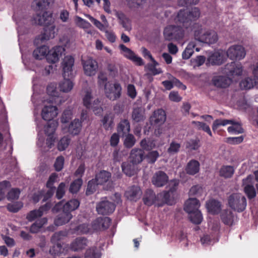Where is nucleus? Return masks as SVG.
Masks as SVG:
<instances>
[{"instance_id": "1", "label": "nucleus", "mask_w": 258, "mask_h": 258, "mask_svg": "<svg viewBox=\"0 0 258 258\" xmlns=\"http://www.w3.org/2000/svg\"><path fill=\"white\" fill-rule=\"evenodd\" d=\"M97 83L100 87H104L105 96L110 100L115 101L120 97L122 91L120 84L117 81H108L106 75L102 71L98 75Z\"/></svg>"}, {"instance_id": "2", "label": "nucleus", "mask_w": 258, "mask_h": 258, "mask_svg": "<svg viewBox=\"0 0 258 258\" xmlns=\"http://www.w3.org/2000/svg\"><path fill=\"white\" fill-rule=\"evenodd\" d=\"M200 11L198 8L194 7L188 11L181 10L174 19L176 23L181 24L185 28H187L192 21L197 20L200 16Z\"/></svg>"}, {"instance_id": "3", "label": "nucleus", "mask_w": 258, "mask_h": 258, "mask_svg": "<svg viewBox=\"0 0 258 258\" xmlns=\"http://www.w3.org/2000/svg\"><path fill=\"white\" fill-rule=\"evenodd\" d=\"M194 37L197 40L208 44H214L218 39L217 33L214 30L201 26L195 30Z\"/></svg>"}, {"instance_id": "4", "label": "nucleus", "mask_w": 258, "mask_h": 258, "mask_svg": "<svg viewBox=\"0 0 258 258\" xmlns=\"http://www.w3.org/2000/svg\"><path fill=\"white\" fill-rule=\"evenodd\" d=\"M82 99L84 105L86 108L93 110L95 114L102 112L100 101L99 99L94 98L91 90L87 89L84 91Z\"/></svg>"}, {"instance_id": "5", "label": "nucleus", "mask_w": 258, "mask_h": 258, "mask_svg": "<svg viewBox=\"0 0 258 258\" xmlns=\"http://www.w3.org/2000/svg\"><path fill=\"white\" fill-rule=\"evenodd\" d=\"M229 206L233 210L238 212L243 211L247 205L245 197L240 193H233L228 198Z\"/></svg>"}, {"instance_id": "6", "label": "nucleus", "mask_w": 258, "mask_h": 258, "mask_svg": "<svg viewBox=\"0 0 258 258\" xmlns=\"http://www.w3.org/2000/svg\"><path fill=\"white\" fill-rule=\"evenodd\" d=\"M184 27L179 26L169 25L167 26L163 32L165 40L178 41L183 39L184 36Z\"/></svg>"}, {"instance_id": "7", "label": "nucleus", "mask_w": 258, "mask_h": 258, "mask_svg": "<svg viewBox=\"0 0 258 258\" xmlns=\"http://www.w3.org/2000/svg\"><path fill=\"white\" fill-rule=\"evenodd\" d=\"M52 103L46 100L43 101L44 107L42 109L41 116L45 120L51 121L58 114L57 109L52 104Z\"/></svg>"}, {"instance_id": "8", "label": "nucleus", "mask_w": 258, "mask_h": 258, "mask_svg": "<svg viewBox=\"0 0 258 258\" xmlns=\"http://www.w3.org/2000/svg\"><path fill=\"white\" fill-rule=\"evenodd\" d=\"M82 64L84 74L89 77L95 76L98 69L97 61L92 57L82 59Z\"/></svg>"}, {"instance_id": "9", "label": "nucleus", "mask_w": 258, "mask_h": 258, "mask_svg": "<svg viewBox=\"0 0 258 258\" xmlns=\"http://www.w3.org/2000/svg\"><path fill=\"white\" fill-rule=\"evenodd\" d=\"M245 54L244 47L239 45H232L227 51V56L232 60H241L245 57Z\"/></svg>"}, {"instance_id": "10", "label": "nucleus", "mask_w": 258, "mask_h": 258, "mask_svg": "<svg viewBox=\"0 0 258 258\" xmlns=\"http://www.w3.org/2000/svg\"><path fill=\"white\" fill-rule=\"evenodd\" d=\"M115 209L114 203L109 201L106 198L102 200L96 206V210L98 214L107 215L112 213Z\"/></svg>"}, {"instance_id": "11", "label": "nucleus", "mask_w": 258, "mask_h": 258, "mask_svg": "<svg viewBox=\"0 0 258 258\" xmlns=\"http://www.w3.org/2000/svg\"><path fill=\"white\" fill-rule=\"evenodd\" d=\"M118 47L121 54L124 56L131 60L139 66L144 64V62L142 58L137 56L131 49L126 47L124 44H120Z\"/></svg>"}, {"instance_id": "12", "label": "nucleus", "mask_w": 258, "mask_h": 258, "mask_svg": "<svg viewBox=\"0 0 258 258\" xmlns=\"http://www.w3.org/2000/svg\"><path fill=\"white\" fill-rule=\"evenodd\" d=\"M242 71L243 69L241 64L235 62H231L230 63L227 64L225 68V73L229 77L232 78L241 76Z\"/></svg>"}, {"instance_id": "13", "label": "nucleus", "mask_w": 258, "mask_h": 258, "mask_svg": "<svg viewBox=\"0 0 258 258\" xmlns=\"http://www.w3.org/2000/svg\"><path fill=\"white\" fill-rule=\"evenodd\" d=\"M64 233L62 231L56 232L53 234L51 238V242L54 244L49 250V252L52 255H57L61 252V245L58 243L63 236Z\"/></svg>"}, {"instance_id": "14", "label": "nucleus", "mask_w": 258, "mask_h": 258, "mask_svg": "<svg viewBox=\"0 0 258 258\" xmlns=\"http://www.w3.org/2000/svg\"><path fill=\"white\" fill-rule=\"evenodd\" d=\"M74 63V58L70 55L65 56L62 62L63 78H71L73 76V67Z\"/></svg>"}, {"instance_id": "15", "label": "nucleus", "mask_w": 258, "mask_h": 258, "mask_svg": "<svg viewBox=\"0 0 258 258\" xmlns=\"http://www.w3.org/2000/svg\"><path fill=\"white\" fill-rule=\"evenodd\" d=\"M166 114L165 111L161 109L155 110L150 117V122L154 126H160L166 121Z\"/></svg>"}, {"instance_id": "16", "label": "nucleus", "mask_w": 258, "mask_h": 258, "mask_svg": "<svg viewBox=\"0 0 258 258\" xmlns=\"http://www.w3.org/2000/svg\"><path fill=\"white\" fill-rule=\"evenodd\" d=\"M47 92L50 98L49 101L59 104L64 102L65 99L60 96L59 93L56 90L55 85L51 84L47 88Z\"/></svg>"}, {"instance_id": "17", "label": "nucleus", "mask_w": 258, "mask_h": 258, "mask_svg": "<svg viewBox=\"0 0 258 258\" xmlns=\"http://www.w3.org/2000/svg\"><path fill=\"white\" fill-rule=\"evenodd\" d=\"M168 180V176L166 173L162 171H158L154 174L152 182L156 187H162L167 183Z\"/></svg>"}, {"instance_id": "18", "label": "nucleus", "mask_w": 258, "mask_h": 258, "mask_svg": "<svg viewBox=\"0 0 258 258\" xmlns=\"http://www.w3.org/2000/svg\"><path fill=\"white\" fill-rule=\"evenodd\" d=\"M64 51V48L59 46L54 47L50 50H48L46 56L47 60L48 62L52 63L57 62Z\"/></svg>"}, {"instance_id": "19", "label": "nucleus", "mask_w": 258, "mask_h": 258, "mask_svg": "<svg viewBox=\"0 0 258 258\" xmlns=\"http://www.w3.org/2000/svg\"><path fill=\"white\" fill-rule=\"evenodd\" d=\"M55 139L54 136H47V138L45 141L43 137H39L37 145L39 147L41 148L42 151L46 152L52 147Z\"/></svg>"}, {"instance_id": "20", "label": "nucleus", "mask_w": 258, "mask_h": 258, "mask_svg": "<svg viewBox=\"0 0 258 258\" xmlns=\"http://www.w3.org/2000/svg\"><path fill=\"white\" fill-rule=\"evenodd\" d=\"M34 20L36 24L48 26L52 22V14L49 12H44L42 14H37L34 17Z\"/></svg>"}, {"instance_id": "21", "label": "nucleus", "mask_w": 258, "mask_h": 258, "mask_svg": "<svg viewBox=\"0 0 258 258\" xmlns=\"http://www.w3.org/2000/svg\"><path fill=\"white\" fill-rule=\"evenodd\" d=\"M142 195V190L138 186L130 187L125 192V196L131 201H137Z\"/></svg>"}, {"instance_id": "22", "label": "nucleus", "mask_w": 258, "mask_h": 258, "mask_svg": "<svg viewBox=\"0 0 258 258\" xmlns=\"http://www.w3.org/2000/svg\"><path fill=\"white\" fill-rule=\"evenodd\" d=\"M130 158L131 162L133 164H139L142 162L144 158V152L140 149L134 148L131 152Z\"/></svg>"}, {"instance_id": "23", "label": "nucleus", "mask_w": 258, "mask_h": 258, "mask_svg": "<svg viewBox=\"0 0 258 258\" xmlns=\"http://www.w3.org/2000/svg\"><path fill=\"white\" fill-rule=\"evenodd\" d=\"M88 244V241L84 237H79L75 239L71 244L70 248L77 251L85 248Z\"/></svg>"}, {"instance_id": "24", "label": "nucleus", "mask_w": 258, "mask_h": 258, "mask_svg": "<svg viewBox=\"0 0 258 258\" xmlns=\"http://www.w3.org/2000/svg\"><path fill=\"white\" fill-rule=\"evenodd\" d=\"M200 163L196 160L189 161L185 168L186 173L190 175H194L200 171Z\"/></svg>"}, {"instance_id": "25", "label": "nucleus", "mask_w": 258, "mask_h": 258, "mask_svg": "<svg viewBox=\"0 0 258 258\" xmlns=\"http://www.w3.org/2000/svg\"><path fill=\"white\" fill-rule=\"evenodd\" d=\"M231 82V79L225 76H216L213 77L212 83L217 87L226 88Z\"/></svg>"}, {"instance_id": "26", "label": "nucleus", "mask_w": 258, "mask_h": 258, "mask_svg": "<svg viewBox=\"0 0 258 258\" xmlns=\"http://www.w3.org/2000/svg\"><path fill=\"white\" fill-rule=\"evenodd\" d=\"M200 206L199 201L196 198H189L185 203L184 209L190 214L198 210Z\"/></svg>"}, {"instance_id": "27", "label": "nucleus", "mask_w": 258, "mask_h": 258, "mask_svg": "<svg viewBox=\"0 0 258 258\" xmlns=\"http://www.w3.org/2000/svg\"><path fill=\"white\" fill-rule=\"evenodd\" d=\"M55 26L54 25H50L47 26L44 28V32L41 36L38 37V39H40L41 41L47 40L49 39L53 38L55 35Z\"/></svg>"}, {"instance_id": "28", "label": "nucleus", "mask_w": 258, "mask_h": 258, "mask_svg": "<svg viewBox=\"0 0 258 258\" xmlns=\"http://www.w3.org/2000/svg\"><path fill=\"white\" fill-rule=\"evenodd\" d=\"M239 85L242 89H250L254 86H258V78L254 77L253 79L250 77L246 78L240 82Z\"/></svg>"}, {"instance_id": "29", "label": "nucleus", "mask_w": 258, "mask_h": 258, "mask_svg": "<svg viewBox=\"0 0 258 258\" xmlns=\"http://www.w3.org/2000/svg\"><path fill=\"white\" fill-rule=\"evenodd\" d=\"M70 78L68 77L64 78V80L59 83V88L60 91L68 93L72 90L74 84Z\"/></svg>"}, {"instance_id": "30", "label": "nucleus", "mask_w": 258, "mask_h": 258, "mask_svg": "<svg viewBox=\"0 0 258 258\" xmlns=\"http://www.w3.org/2000/svg\"><path fill=\"white\" fill-rule=\"evenodd\" d=\"M71 214H67L62 211V213L59 214L54 220V224L56 226L62 225L70 221L72 218Z\"/></svg>"}, {"instance_id": "31", "label": "nucleus", "mask_w": 258, "mask_h": 258, "mask_svg": "<svg viewBox=\"0 0 258 258\" xmlns=\"http://www.w3.org/2000/svg\"><path fill=\"white\" fill-rule=\"evenodd\" d=\"M224 61L223 56L219 52H215L208 58V63L212 65H220Z\"/></svg>"}, {"instance_id": "32", "label": "nucleus", "mask_w": 258, "mask_h": 258, "mask_svg": "<svg viewBox=\"0 0 258 258\" xmlns=\"http://www.w3.org/2000/svg\"><path fill=\"white\" fill-rule=\"evenodd\" d=\"M48 52V47L45 45H43L36 48L33 51V55L37 59H42L44 57H46Z\"/></svg>"}, {"instance_id": "33", "label": "nucleus", "mask_w": 258, "mask_h": 258, "mask_svg": "<svg viewBox=\"0 0 258 258\" xmlns=\"http://www.w3.org/2000/svg\"><path fill=\"white\" fill-rule=\"evenodd\" d=\"M132 118L135 122L143 121L145 119L144 110L141 107H136L133 109Z\"/></svg>"}, {"instance_id": "34", "label": "nucleus", "mask_w": 258, "mask_h": 258, "mask_svg": "<svg viewBox=\"0 0 258 258\" xmlns=\"http://www.w3.org/2000/svg\"><path fill=\"white\" fill-rule=\"evenodd\" d=\"M82 128L81 122L78 119H74L70 124L68 131L73 135H78Z\"/></svg>"}, {"instance_id": "35", "label": "nucleus", "mask_w": 258, "mask_h": 258, "mask_svg": "<svg viewBox=\"0 0 258 258\" xmlns=\"http://www.w3.org/2000/svg\"><path fill=\"white\" fill-rule=\"evenodd\" d=\"M80 205V202L76 199L71 200L66 203L63 206V211L67 214H71V212L76 210Z\"/></svg>"}, {"instance_id": "36", "label": "nucleus", "mask_w": 258, "mask_h": 258, "mask_svg": "<svg viewBox=\"0 0 258 258\" xmlns=\"http://www.w3.org/2000/svg\"><path fill=\"white\" fill-rule=\"evenodd\" d=\"M207 207L209 212L213 214H216L220 212L221 204L219 202L212 200L207 203Z\"/></svg>"}, {"instance_id": "37", "label": "nucleus", "mask_w": 258, "mask_h": 258, "mask_svg": "<svg viewBox=\"0 0 258 258\" xmlns=\"http://www.w3.org/2000/svg\"><path fill=\"white\" fill-rule=\"evenodd\" d=\"M130 131V124L127 119L121 120L117 126V132L122 136L128 134Z\"/></svg>"}, {"instance_id": "38", "label": "nucleus", "mask_w": 258, "mask_h": 258, "mask_svg": "<svg viewBox=\"0 0 258 258\" xmlns=\"http://www.w3.org/2000/svg\"><path fill=\"white\" fill-rule=\"evenodd\" d=\"M116 15L119 20L120 24L125 30L127 31H130L132 29L130 20L122 13L117 12Z\"/></svg>"}, {"instance_id": "39", "label": "nucleus", "mask_w": 258, "mask_h": 258, "mask_svg": "<svg viewBox=\"0 0 258 258\" xmlns=\"http://www.w3.org/2000/svg\"><path fill=\"white\" fill-rule=\"evenodd\" d=\"M233 213L230 210H224L221 213V219L222 222L226 225H232L233 222Z\"/></svg>"}, {"instance_id": "40", "label": "nucleus", "mask_w": 258, "mask_h": 258, "mask_svg": "<svg viewBox=\"0 0 258 258\" xmlns=\"http://www.w3.org/2000/svg\"><path fill=\"white\" fill-rule=\"evenodd\" d=\"M135 164L132 162H124L121 167L123 172L127 176H131L136 173Z\"/></svg>"}, {"instance_id": "41", "label": "nucleus", "mask_w": 258, "mask_h": 258, "mask_svg": "<svg viewBox=\"0 0 258 258\" xmlns=\"http://www.w3.org/2000/svg\"><path fill=\"white\" fill-rule=\"evenodd\" d=\"M111 177V174L106 171H102L96 176V184H102L107 182Z\"/></svg>"}, {"instance_id": "42", "label": "nucleus", "mask_w": 258, "mask_h": 258, "mask_svg": "<svg viewBox=\"0 0 258 258\" xmlns=\"http://www.w3.org/2000/svg\"><path fill=\"white\" fill-rule=\"evenodd\" d=\"M175 195V194H172L171 192L168 191H164L158 195V197L162 198L164 203L171 205L174 202Z\"/></svg>"}, {"instance_id": "43", "label": "nucleus", "mask_w": 258, "mask_h": 258, "mask_svg": "<svg viewBox=\"0 0 258 258\" xmlns=\"http://www.w3.org/2000/svg\"><path fill=\"white\" fill-rule=\"evenodd\" d=\"M47 222V219L45 218H43L37 220L33 223L30 228V232L32 233H36L38 232L41 228Z\"/></svg>"}, {"instance_id": "44", "label": "nucleus", "mask_w": 258, "mask_h": 258, "mask_svg": "<svg viewBox=\"0 0 258 258\" xmlns=\"http://www.w3.org/2000/svg\"><path fill=\"white\" fill-rule=\"evenodd\" d=\"M58 126V122L56 120H52L49 122L45 126L44 132L46 136H54V134Z\"/></svg>"}, {"instance_id": "45", "label": "nucleus", "mask_w": 258, "mask_h": 258, "mask_svg": "<svg viewBox=\"0 0 258 258\" xmlns=\"http://www.w3.org/2000/svg\"><path fill=\"white\" fill-rule=\"evenodd\" d=\"M103 127L105 130H109L112 127L113 124V116L112 113L106 114L102 119Z\"/></svg>"}, {"instance_id": "46", "label": "nucleus", "mask_w": 258, "mask_h": 258, "mask_svg": "<svg viewBox=\"0 0 258 258\" xmlns=\"http://www.w3.org/2000/svg\"><path fill=\"white\" fill-rule=\"evenodd\" d=\"M74 233L77 234H87L92 232L91 225L84 223L80 224L75 229Z\"/></svg>"}, {"instance_id": "47", "label": "nucleus", "mask_w": 258, "mask_h": 258, "mask_svg": "<svg viewBox=\"0 0 258 258\" xmlns=\"http://www.w3.org/2000/svg\"><path fill=\"white\" fill-rule=\"evenodd\" d=\"M155 199L156 196L154 192L151 190H148L147 191L143 200L145 204L151 206L155 203Z\"/></svg>"}, {"instance_id": "48", "label": "nucleus", "mask_w": 258, "mask_h": 258, "mask_svg": "<svg viewBox=\"0 0 258 258\" xmlns=\"http://www.w3.org/2000/svg\"><path fill=\"white\" fill-rule=\"evenodd\" d=\"M196 46V43L194 41L190 42L182 53V58L184 59H188L194 53L193 49Z\"/></svg>"}, {"instance_id": "49", "label": "nucleus", "mask_w": 258, "mask_h": 258, "mask_svg": "<svg viewBox=\"0 0 258 258\" xmlns=\"http://www.w3.org/2000/svg\"><path fill=\"white\" fill-rule=\"evenodd\" d=\"M230 124H232V126H229L227 128L229 133L238 134L243 132V128L238 122H236L232 120V122Z\"/></svg>"}, {"instance_id": "50", "label": "nucleus", "mask_w": 258, "mask_h": 258, "mask_svg": "<svg viewBox=\"0 0 258 258\" xmlns=\"http://www.w3.org/2000/svg\"><path fill=\"white\" fill-rule=\"evenodd\" d=\"M234 172V168L231 166H224L220 170V175L225 178L231 177Z\"/></svg>"}, {"instance_id": "51", "label": "nucleus", "mask_w": 258, "mask_h": 258, "mask_svg": "<svg viewBox=\"0 0 258 258\" xmlns=\"http://www.w3.org/2000/svg\"><path fill=\"white\" fill-rule=\"evenodd\" d=\"M189 214V218L193 223L199 224L202 221L203 217L201 212L199 210H197Z\"/></svg>"}, {"instance_id": "52", "label": "nucleus", "mask_w": 258, "mask_h": 258, "mask_svg": "<svg viewBox=\"0 0 258 258\" xmlns=\"http://www.w3.org/2000/svg\"><path fill=\"white\" fill-rule=\"evenodd\" d=\"M71 139L68 136H64L57 143V149L60 151L65 150L69 146Z\"/></svg>"}, {"instance_id": "53", "label": "nucleus", "mask_w": 258, "mask_h": 258, "mask_svg": "<svg viewBox=\"0 0 258 258\" xmlns=\"http://www.w3.org/2000/svg\"><path fill=\"white\" fill-rule=\"evenodd\" d=\"M191 123L194 124L197 127L198 130H201L206 132L211 137L212 136V133L209 126L205 123L200 121H192Z\"/></svg>"}, {"instance_id": "54", "label": "nucleus", "mask_w": 258, "mask_h": 258, "mask_svg": "<svg viewBox=\"0 0 258 258\" xmlns=\"http://www.w3.org/2000/svg\"><path fill=\"white\" fill-rule=\"evenodd\" d=\"M49 4L48 0H35L32 4V7L36 10H43Z\"/></svg>"}, {"instance_id": "55", "label": "nucleus", "mask_w": 258, "mask_h": 258, "mask_svg": "<svg viewBox=\"0 0 258 258\" xmlns=\"http://www.w3.org/2000/svg\"><path fill=\"white\" fill-rule=\"evenodd\" d=\"M180 147L181 146L179 143L172 141L167 149V152L170 155H174L179 152Z\"/></svg>"}, {"instance_id": "56", "label": "nucleus", "mask_w": 258, "mask_h": 258, "mask_svg": "<svg viewBox=\"0 0 258 258\" xmlns=\"http://www.w3.org/2000/svg\"><path fill=\"white\" fill-rule=\"evenodd\" d=\"M83 181L81 178H78L77 179L74 181L70 185L69 190L72 193H76L80 189Z\"/></svg>"}, {"instance_id": "57", "label": "nucleus", "mask_w": 258, "mask_h": 258, "mask_svg": "<svg viewBox=\"0 0 258 258\" xmlns=\"http://www.w3.org/2000/svg\"><path fill=\"white\" fill-rule=\"evenodd\" d=\"M232 122V120L229 119H216L215 120L212 125V129L214 131H216L220 126H225Z\"/></svg>"}, {"instance_id": "58", "label": "nucleus", "mask_w": 258, "mask_h": 258, "mask_svg": "<svg viewBox=\"0 0 258 258\" xmlns=\"http://www.w3.org/2000/svg\"><path fill=\"white\" fill-rule=\"evenodd\" d=\"M189 194L190 195H195L197 197H200L205 194V192L202 187L199 185L192 186L190 190Z\"/></svg>"}, {"instance_id": "59", "label": "nucleus", "mask_w": 258, "mask_h": 258, "mask_svg": "<svg viewBox=\"0 0 258 258\" xmlns=\"http://www.w3.org/2000/svg\"><path fill=\"white\" fill-rule=\"evenodd\" d=\"M100 253L96 247L88 249L85 253V258H100Z\"/></svg>"}, {"instance_id": "60", "label": "nucleus", "mask_w": 258, "mask_h": 258, "mask_svg": "<svg viewBox=\"0 0 258 258\" xmlns=\"http://www.w3.org/2000/svg\"><path fill=\"white\" fill-rule=\"evenodd\" d=\"M75 22L78 26L83 29L89 28L91 26L90 23L79 16L76 17Z\"/></svg>"}, {"instance_id": "61", "label": "nucleus", "mask_w": 258, "mask_h": 258, "mask_svg": "<svg viewBox=\"0 0 258 258\" xmlns=\"http://www.w3.org/2000/svg\"><path fill=\"white\" fill-rule=\"evenodd\" d=\"M127 6L132 9H136L142 7L143 4V0H126Z\"/></svg>"}, {"instance_id": "62", "label": "nucleus", "mask_w": 258, "mask_h": 258, "mask_svg": "<svg viewBox=\"0 0 258 258\" xmlns=\"http://www.w3.org/2000/svg\"><path fill=\"white\" fill-rule=\"evenodd\" d=\"M244 191L249 199L254 198L256 196V191L253 185H246L244 187Z\"/></svg>"}, {"instance_id": "63", "label": "nucleus", "mask_w": 258, "mask_h": 258, "mask_svg": "<svg viewBox=\"0 0 258 258\" xmlns=\"http://www.w3.org/2000/svg\"><path fill=\"white\" fill-rule=\"evenodd\" d=\"M140 145L143 150L150 151L155 147V144L153 141L147 140L146 139L142 140L140 142Z\"/></svg>"}, {"instance_id": "64", "label": "nucleus", "mask_w": 258, "mask_h": 258, "mask_svg": "<svg viewBox=\"0 0 258 258\" xmlns=\"http://www.w3.org/2000/svg\"><path fill=\"white\" fill-rule=\"evenodd\" d=\"M136 139L132 134H128L124 141V145L128 148H132L136 143Z\"/></svg>"}]
</instances>
